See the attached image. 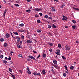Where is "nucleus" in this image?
Instances as JSON below:
<instances>
[{"label": "nucleus", "instance_id": "obj_6", "mask_svg": "<svg viewBox=\"0 0 79 79\" xmlns=\"http://www.w3.org/2000/svg\"><path fill=\"white\" fill-rule=\"evenodd\" d=\"M26 42L27 43H28V44H31V43H32V41L30 40H27L26 41Z\"/></svg>", "mask_w": 79, "mask_h": 79}, {"label": "nucleus", "instance_id": "obj_48", "mask_svg": "<svg viewBox=\"0 0 79 79\" xmlns=\"http://www.w3.org/2000/svg\"><path fill=\"white\" fill-rule=\"evenodd\" d=\"M49 51H50V52H52V48H50L49 50Z\"/></svg>", "mask_w": 79, "mask_h": 79}, {"label": "nucleus", "instance_id": "obj_2", "mask_svg": "<svg viewBox=\"0 0 79 79\" xmlns=\"http://www.w3.org/2000/svg\"><path fill=\"white\" fill-rule=\"evenodd\" d=\"M65 49L66 50H69L70 49V48L68 46V45H66L65 46Z\"/></svg>", "mask_w": 79, "mask_h": 79}, {"label": "nucleus", "instance_id": "obj_17", "mask_svg": "<svg viewBox=\"0 0 79 79\" xmlns=\"http://www.w3.org/2000/svg\"><path fill=\"white\" fill-rule=\"evenodd\" d=\"M13 34H14L15 35H18V33L17 32H15V31L13 32Z\"/></svg>", "mask_w": 79, "mask_h": 79}, {"label": "nucleus", "instance_id": "obj_55", "mask_svg": "<svg viewBox=\"0 0 79 79\" xmlns=\"http://www.w3.org/2000/svg\"><path fill=\"white\" fill-rule=\"evenodd\" d=\"M63 17H65V19H68V18L64 16V15H63Z\"/></svg>", "mask_w": 79, "mask_h": 79}, {"label": "nucleus", "instance_id": "obj_61", "mask_svg": "<svg viewBox=\"0 0 79 79\" xmlns=\"http://www.w3.org/2000/svg\"><path fill=\"white\" fill-rule=\"evenodd\" d=\"M65 28H68V26H65Z\"/></svg>", "mask_w": 79, "mask_h": 79}, {"label": "nucleus", "instance_id": "obj_12", "mask_svg": "<svg viewBox=\"0 0 79 79\" xmlns=\"http://www.w3.org/2000/svg\"><path fill=\"white\" fill-rule=\"evenodd\" d=\"M19 26L21 27H23V26H24V25L23 23H21V24H20L19 25Z\"/></svg>", "mask_w": 79, "mask_h": 79}, {"label": "nucleus", "instance_id": "obj_18", "mask_svg": "<svg viewBox=\"0 0 79 79\" xmlns=\"http://www.w3.org/2000/svg\"><path fill=\"white\" fill-rule=\"evenodd\" d=\"M4 47H7V43H4Z\"/></svg>", "mask_w": 79, "mask_h": 79}, {"label": "nucleus", "instance_id": "obj_24", "mask_svg": "<svg viewBox=\"0 0 79 79\" xmlns=\"http://www.w3.org/2000/svg\"><path fill=\"white\" fill-rule=\"evenodd\" d=\"M21 39H24V36L23 35H22L21 36Z\"/></svg>", "mask_w": 79, "mask_h": 79}, {"label": "nucleus", "instance_id": "obj_51", "mask_svg": "<svg viewBox=\"0 0 79 79\" xmlns=\"http://www.w3.org/2000/svg\"><path fill=\"white\" fill-rule=\"evenodd\" d=\"M8 60H11V57L9 56V58L8 59Z\"/></svg>", "mask_w": 79, "mask_h": 79}, {"label": "nucleus", "instance_id": "obj_32", "mask_svg": "<svg viewBox=\"0 0 79 79\" xmlns=\"http://www.w3.org/2000/svg\"><path fill=\"white\" fill-rule=\"evenodd\" d=\"M56 53L58 55H60V53H59V52H56Z\"/></svg>", "mask_w": 79, "mask_h": 79}, {"label": "nucleus", "instance_id": "obj_59", "mask_svg": "<svg viewBox=\"0 0 79 79\" xmlns=\"http://www.w3.org/2000/svg\"><path fill=\"white\" fill-rule=\"evenodd\" d=\"M3 2H4V3H6V1L5 0H3Z\"/></svg>", "mask_w": 79, "mask_h": 79}, {"label": "nucleus", "instance_id": "obj_10", "mask_svg": "<svg viewBox=\"0 0 79 79\" xmlns=\"http://www.w3.org/2000/svg\"><path fill=\"white\" fill-rule=\"evenodd\" d=\"M27 73L28 74H31V73H32L31 72L30 70H27Z\"/></svg>", "mask_w": 79, "mask_h": 79}, {"label": "nucleus", "instance_id": "obj_44", "mask_svg": "<svg viewBox=\"0 0 79 79\" xmlns=\"http://www.w3.org/2000/svg\"><path fill=\"white\" fill-rule=\"evenodd\" d=\"M37 31L38 32H41V30H40L39 29Z\"/></svg>", "mask_w": 79, "mask_h": 79}, {"label": "nucleus", "instance_id": "obj_8", "mask_svg": "<svg viewBox=\"0 0 79 79\" xmlns=\"http://www.w3.org/2000/svg\"><path fill=\"white\" fill-rule=\"evenodd\" d=\"M17 46L19 48H22V46H21L20 45H19V44H17Z\"/></svg>", "mask_w": 79, "mask_h": 79}, {"label": "nucleus", "instance_id": "obj_14", "mask_svg": "<svg viewBox=\"0 0 79 79\" xmlns=\"http://www.w3.org/2000/svg\"><path fill=\"white\" fill-rule=\"evenodd\" d=\"M26 12L27 13V12H29V13H31V10L30 9H28L26 10Z\"/></svg>", "mask_w": 79, "mask_h": 79}, {"label": "nucleus", "instance_id": "obj_16", "mask_svg": "<svg viewBox=\"0 0 79 79\" xmlns=\"http://www.w3.org/2000/svg\"><path fill=\"white\" fill-rule=\"evenodd\" d=\"M65 5H64V4H63V5H62V6H61L60 7L61 8H63V7H64V6Z\"/></svg>", "mask_w": 79, "mask_h": 79}, {"label": "nucleus", "instance_id": "obj_29", "mask_svg": "<svg viewBox=\"0 0 79 79\" xmlns=\"http://www.w3.org/2000/svg\"><path fill=\"white\" fill-rule=\"evenodd\" d=\"M34 75H37V73L36 72H35L33 73Z\"/></svg>", "mask_w": 79, "mask_h": 79}, {"label": "nucleus", "instance_id": "obj_9", "mask_svg": "<svg viewBox=\"0 0 79 79\" xmlns=\"http://www.w3.org/2000/svg\"><path fill=\"white\" fill-rule=\"evenodd\" d=\"M11 77H13V79H15V76L14 75H12L11 76H10Z\"/></svg>", "mask_w": 79, "mask_h": 79}, {"label": "nucleus", "instance_id": "obj_64", "mask_svg": "<svg viewBox=\"0 0 79 79\" xmlns=\"http://www.w3.org/2000/svg\"><path fill=\"white\" fill-rule=\"evenodd\" d=\"M27 2H31V0H27Z\"/></svg>", "mask_w": 79, "mask_h": 79}, {"label": "nucleus", "instance_id": "obj_5", "mask_svg": "<svg viewBox=\"0 0 79 79\" xmlns=\"http://www.w3.org/2000/svg\"><path fill=\"white\" fill-rule=\"evenodd\" d=\"M29 58H31V59H33V60H34L35 59V58L34 57V56H28Z\"/></svg>", "mask_w": 79, "mask_h": 79}, {"label": "nucleus", "instance_id": "obj_34", "mask_svg": "<svg viewBox=\"0 0 79 79\" xmlns=\"http://www.w3.org/2000/svg\"><path fill=\"white\" fill-rule=\"evenodd\" d=\"M14 5H15V6H19V5L18 4H14Z\"/></svg>", "mask_w": 79, "mask_h": 79}, {"label": "nucleus", "instance_id": "obj_3", "mask_svg": "<svg viewBox=\"0 0 79 79\" xmlns=\"http://www.w3.org/2000/svg\"><path fill=\"white\" fill-rule=\"evenodd\" d=\"M6 38H8L10 37V35L8 33H7L6 34Z\"/></svg>", "mask_w": 79, "mask_h": 79}, {"label": "nucleus", "instance_id": "obj_35", "mask_svg": "<svg viewBox=\"0 0 79 79\" xmlns=\"http://www.w3.org/2000/svg\"><path fill=\"white\" fill-rule=\"evenodd\" d=\"M64 67L67 70V71H68V69L67 68V66L66 65H65Z\"/></svg>", "mask_w": 79, "mask_h": 79}, {"label": "nucleus", "instance_id": "obj_49", "mask_svg": "<svg viewBox=\"0 0 79 79\" xmlns=\"http://www.w3.org/2000/svg\"><path fill=\"white\" fill-rule=\"evenodd\" d=\"M29 48H30V49H31H31H32V47H31V46H29Z\"/></svg>", "mask_w": 79, "mask_h": 79}, {"label": "nucleus", "instance_id": "obj_47", "mask_svg": "<svg viewBox=\"0 0 79 79\" xmlns=\"http://www.w3.org/2000/svg\"><path fill=\"white\" fill-rule=\"evenodd\" d=\"M27 60L28 61H31V59L28 58V59H27Z\"/></svg>", "mask_w": 79, "mask_h": 79}, {"label": "nucleus", "instance_id": "obj_30", "mask_svg": "<svg viewBox=\"0 0 79 79\" xmlns=\"http://www.w3.org/2000/svg\"><path fill=\"white\" fill-rule=\"evenodd\" d=\"M52 65L53 66H54V67H55L57 69V66H56V65H55V64H53Z\"/></svg>", "mask_w": 79, "mask_h": 79}, {"label": "nucleus", "instance_id": "obj_4", "mask_svg": "<svg viewBox=\"0 0 79 79\" xmlns=\"http://www.w3.org/2000/svg\"><path fill=\"white\" fill-rule=\"evenodd\" d=\"M51 8H52V11H54V12H55V11H56L55 8V7H52Z\"/></svg>", "mask_w": 79, "mask_h": 79}, {"label": "nucleus", "instance_id": "obj_62", "mask_svg": "<svg viewBox=\"0 0 79 79\" xmlns=\"http://www.w3.org/2000/svg\"><path fill=\"white\" fill-rule=\"evenodd\" d=\"M33 52H34V53H37V52H35V51H33Z\"/></svg>", "mask_w": 79, "mask_h": 79}, {"label": "nucleus", "instance_id": "obj_41", "mask_svg": "<svg viewBox=\"0 0 79 79\" xmlns=\"http://www.w3.org/2000/svg\"><path fill=\"white\" fill-rule=\"evenodd\" d=\"M37 75H38L39 76H41L40 73H37Z\"/></svg>", "mask_w": 79, "mask_h": 79}, {"label": "nucleus", "instance_id": "obj_11", "mask_svg": "<svg viewBox=\"0 0 79 79\" xmlns=\"http://www.w3.org/2000/svg\"><path fill=\"white\" fill-rule=\"evenodd\" d=\"M48 34L49 35H50L51 36H52V34L50 32H48Z\"/></svg>", "mask_w": 79, "mask_h": 79}, {"label": "nucleus", "instance_id": "obj_60", "mask_svg": "<svg viewBox=\"0 0 79 79\" xmlns=\"http://www.w3.org/2000/svg\"><path fill=\"white\" fill-rule=\"evenodd\" d=\"M16 39H17V40H18V39H19V38L18 37H16L15 38Z\"/></svg>", "mask_w": 79, "mask_h": 79}, {"label": "nucleus", "instance_id": "obj_19", "mask_svg": "<svg viewBox=\"0 0 79 79\" xmlns=\"http://www.w3.org/2000/svg\"><path fill=\"white\" fill-rule=\"evenodd\" d=\"M72 22H73V23H74V24H75V23H76V21L74 20H72Z\"/></svg>", "mask_w": 79, "mask_h": 79}, {"label": "nucleus", "instance_id": "obj_20", "mask_svg": "<svg viewBox=\"0 0 79 79\" xmlns=\"http://www.w3.org/2000/svg\"><path fill=\"white\" fill-rule=\"evenodd\" d=\"M57 61L56 60H54L53 61V62L54 64H56Z\"/></svg>", "mask_w": 79, "mask_h": 79}, {"label": "nucleus", "instance_id": "obj_40", "mask_svg": "<svg viewBox=\"0 0 79 79\" xmlns=\"http://www.w3.org/2000/svg\"><path fill=\"white\" fill-rule=\"evenodd\" d=\"M63 76L64 77H66V73H64L63 74Z\"/></svg>", "mask_w": 79, "mask_h": 79}, {"label": "nucleus", "instance_id": "obj_38", "mask_svg": "<svg viewBox=\"0 0 79 79\" xmlns=\"http://www.w3.org/2000/svg\"><path fill=\"white\" fill-rule=\"evenodd\" d=\"M4 39L3 38H1L0 39L1 42H3Z\"/></svg>", "mask_w": 79, "mask_h": 79}, {"label": "nucleus", "instance_id": "obj_50", "mask_svg": "<svg viewBox=\"0 0 79 79\" xmlns=\"http://www.w3.org/2000/svg\"><path fill=\"white\" fill-rule=\"evenodd\" d=\"M24 31H25L24 30H22L20 31V32H24Z\"/></svg>", "mask_w": 79, "mask_h": 79}, {"label": "nucleus", "instance_id": "obj_21", "mask_svg": "<svg viewBox=\"0 0 79 79\" xmlns=\"http://www.w3.org/2000/svg\"><path fill=\"white\" fill-rule=\"evenodd\" d=\"M58 47H59V48H61V45L60 44H58Z\"/></svg>", "mask_w": 79, "mask_h": 79}, {"label": "nucleus", "instance_id": "obj_58", "mask_svg": "<svg viewBox=\"0 0 79 79\" xmlns=\"http://www.w3.org/2000/svg\"><path fill=\"white\" fill-rule=\"evenodd\" d=\"M12 53H13V51H11L10 52V55H12Z\"/></svg>", "mask_w": 79, "mask_h": 79}, {"label": "nucleus", "instance_id": "obj_37", "mask_svg": "<svg viewBox=\"0 0 79 79\" xmlns=\"http://www.w3.org/2000/svg\"><path fill=\"white\" fill-rule=\"evenodd\" d=\"M49 45H50V46H52L53 45V44H52V43H51L49 44Z\"/></svg>", "mask_w": 79, "mask_h": 79}, {"label": "nucleus", "instance_id": "obj_39", "mask_svg": "<svg viewBox=\"0 0 79 79\" xmlns=\"http://www.w3.org/2000/svg\"><path fill=\"white\" fill-rule=\"evenodd\" d=\"M44 18H46L47 19L48 18V15H45L44 16Z\"/></svg>", "mask_w": 79, "mask_h": 79}, {"label": "nucleus", "instance_id": "obj_43", "mask_svg": "<svg viewBox=\"0 0 79 79\" xmlns=\"http://www.w3.org/2000/svg\"><path fill=\"white\" fill-rule=\"evenodd\" d=\"M57 52H58L59 53H60V50L58 49L57 50Z\"/></svg>", "mask_w": 79, "mask_h": 79}, {"label": "nucleus", "instance_id": "obj_25", "mask_svg": "<svg viewBox=\"0 0 79 79\" xmlns=\"http://www.w3.org/2000/svg\"><path fill=\"white\" fill-rule=\"evenodd\" d=\"M52 27L53 28H56V26L55 25L53 24L52 25Z\"/></svg>", "mask_w": 79, "mask_h": 79}, {"label": "nucleus", "instance_id": "obj_31", "mask_svg": "<svg viewBox=\"0 0 79 79\" xmlns=\"http://www.w3.org/2000/svg\"><path fill=\"white\" fill-rule=\"evenodd\" d=\"M9 71L10 72H11V73H12V72H13L12 71V69H11V68H9Z\"/></svg>", "mask_w": 79, "mask_h": 79}, {"label": "nucleus", "instance_id": "obj_33", "mask_svg": "<svg viewBox=\"0 0 79 79\" xmlns=\"http://www.w3.org/2000/svg\"><path fill=\"white\" fill-rule=\"evenodd\" d=\"M22 56H23V55L22 54H19L18 55V56L19 57H22Z\"/></svg>", "mask_w": 79, "mask_h": 79}, {"label": "nucleus", "instance_id": "obj_45", "mask_svg": "<svg viewBox=\"0 0 79 79\" xmlns=\"http://www.w3.org/2000/svg\"><path fill=\"white\" fill-rule=\"evenodd\" d=\"M35 17H37V18H39V15H35Z\"/></svg>", "mask_w": 79, "mask_h": 79}, {"label": "nucleus", "instance_id": "obj_23", "mask_svg": "<svg viewBox=\"0 0 79 79\" xmlns=\"http://www.w3.org/2000/svg\"><path fill=\"white\" fill-rule=\"evenodd\" d=\"M2 58H3V55H0V58L2 59Z\"/></svg>", "mask_w": 79, "mask_h": 79}, {"label": "nucleus", "instance_id": "obj_28", "mask_svg": "<svg viewBox=\"0 0 79 79\" xmlns=\"http://www.w3.org/2000/svg\"><path fill=\"white\" fill-rule=\"evenodd\" d=\"M62 58H63V59H64V60H66V58L64 57L63 56H62Z\"/></svg>", "mask_w": 79, "mask_h": 79}, {"label": "nucleus", "instance_id": "obj_26", "mask_svg": "<svg viewBox=\"0 0 79 79\" xmlns=\"http://www.w3.org/2000/svg\"><path fill=\"white\" fill-rule=\"evenodd\" d=\"M3 63L5 64H6L7 61L6 60H3Z\"/></svg>", "mask_w": 79, "mask_h": 79}, {"label": "nucleus", "instance_id": "obj_22", "mask_svg": "<svg viewBox=\"0 0 79 79\" xmlns=\"http://www.w3.org/2000/svg\"><path fill=\"white\" fill-rule=\"evenodd\" d=\"M42 73L44 74L46 73V72H45V70H43Z\"/></svg>", "mask_w": 79, "mask_h": 79}, {"label": "nucleus", "instance_id": "obj_1", "mask_svg": "<svg viewBox=\"0 0 79 79\" xmlns=\"http://www.w3.org/2000/svg\"><path fill=\"white\" fill-rule=\"evenodd\" d=\"M42 10V8H40V9H39L38 8H35L33 9V10L34 11H40V10Z\"/></svg>", "mask_w": 79, "mask_h": 79}, {"label": "nucleus", "instance_id": "obj_57", "mask_svg": "<svg viewBox=\"0 0 79 79\" xmlns=\"http://www.w3.org/2000/svg\"><path fill=\"white\" fill-rule=\"evenodd\" d=\"M39 57H40V55H39L38 56H37V58H39Z\"/></svg>", "mask_w": 79, "mask_h": 79}, {"label": "nucleus", "instance_id": "obj_13", "mask_svg": "<svg viewBox=\"0 0 79 79\" xmlns=\"http://www.w3.org/2000/svg\"><path fill=\"white\" fill-rule=\"evenodd\" d=\"M43 58H46V54H45V53H43Z\"/></svg>", "mask_w": 79, "mask_h": 79}, {"label": "nucleus", "instance_id": "obj_63", "mask_svg": "<svg viewBox=\"0 0 79 79\" xmlns=\"http://www.w3.org/2000/svg\"><path fill=\"white\" fill-rule=\"evenodd\" d=\"M5 60H8V58H7L6 57H5Z\"/></svg>", "mask_w": 79, "mask_h": 79}, {"label": "nucleus", "instance_id": "obj_54", "mask_svg": "<svg viewBox=\"0 0 79 79\" xmlns=\"http://www.w3.org/2000/svg\"><path fill=\"white\" fill-rule=\"evenodd\" d=\"M48 28H49V29H50V28H51V26H50V25H48Z\"/></svg>", "mask_w": 79, "mask_h": 79}, {"label": "nucleus", "instance_id": "obj_56", "mask_svg": "<svg viewBox=\"0 0 79 79\" xmlns=\"http://www.w3.org/2000/svg\"><path fill=\"white\" fill-rule=\"evenodd\" d=\"M28 38H30V35H27Z\"/></svg>", "mask_w": 79, "mask_h": 79}, {"label": "nucleus", "instance_id": "obj_46", "mask_svg": "<svg viewBox=\"0 0 79 79\" xmlns=\"http://www.w3.org/2000/svg\"><path fill=\"white\" fill-rule=\"evenodd\" d=\"M10 34H11V35L13 38L14 37H13V34H12V33L11 31H10Z\"/></svg>", "mask_w": 79, "mask_h": 79}, {"label": "nucleus", "instance_id": "obj_42", "mask_svg": "<svg viewBox=\"0 0 79 79\" xmlns=\"http://www.w3.org/2000/svg\"><path fill=\"white\" fill-rule=\"evenodd\" d=\"M65 19H65V17H63V18H62V20H63V21H64Z\"/></svg>", "mask_w": 79, "mask_h": 79}, {"label": "nucleus", "instance_id": "obj_15", "mask_svg": "<svg viewBox=\"0 0 79 79\" xmlns=\"http://www.w3.org/2000/svg\"><path fill=\"white\" fill-rule=\"evenodd\" d=\"M70 69H71L72 70H73L74 69V66H71L70 67Z\"/></svg>", "mask_w": 79, "mask_h": 79}, {"label": "nucleus", "instance_id": "obj_7", "mask_svg": "<svg viewBox=\"0 0 79 79\" xmlns=\"http://www.w3.org/2000/svg\"><path fill=\"white\" fill-rule=\"evenodd\" d=\"M6 11H7V10L6 9L5 10V11H4V13H3V15L4 16H5V14H6Z\"/></svg>", "mask_w": 79, "mask_h": 79}, {"label": "nucleus", "instance_id": "obj_53", "mask_svg": "<svg viewBox=\"0 0 79 79\" xmlns=\"http://www.w3.org/2000/svg\"><path fill=\"white\" fill-rule=\"evenodd\" d=\"M27 70L28 71H29V67L27 68Z\"/></svg>", "mask_w": 79, "mask_h": 79}, {"label": "nucleus", "instance_id": "obj_27", "mask_svg": "<svg viewBox=\"0 0 79 79\" xmlns=\"http://www.w3.org/2000/svg\"><path fill=\"white\" fill-rule=\"evenodd\" d=\"M72 27L73 28V29H76V27L75 26V25H73L72 26Z\"/></svg>", "mask_w": 79, "mask_h": 79}, {"label": "nucleus", "instance_id": "obj_36", "mask_svg": "<svg viewBox=\"0 0 79 79\" xmlns=\"http://www.w3.org/2000/svg\"><path fill=\"white\" fill-rule=\"evenodd\" d=\"M37 23H40V20H37Z\"/></svg>", "mask_w": 79, "mask_h": 79}, {"label": "nucleus", "instance_id": "obj_52", "mask_svg": "<svg viewBox=\"0 0 79 79\" xmlns=\"http://www.w3.org/2000/svg\"><path fill=\"white\" fill-rule=\"evenodd\" d=\"M40 16H42V14L41 13H39Z\"/></svg>", "mask_w": 79, "mask_h": 79}]
</instances>
